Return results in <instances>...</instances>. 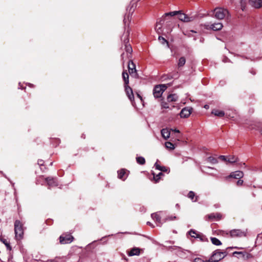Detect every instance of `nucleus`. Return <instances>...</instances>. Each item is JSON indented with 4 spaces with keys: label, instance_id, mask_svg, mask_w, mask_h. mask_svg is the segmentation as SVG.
<instances>
[{
    "label": "nucleus",
    "instance_id": "obj_13",
    "mask_svg": "<svg viewBox=\"0 0 262 262\" xmlns=\"http://www.w3.org/2000/svg\"><path fill=\"white\" fill-rule=\"evenodd\" d=\"M250 5L256 8L262 7V0H250Z\"/></svg>",
    "mask_w": 262,
    "mask_h": 262
},
{
    "label": "nucleus",
    "instance_id": "obj_9",
    "mask_svg": "<svg viewBox=\"0 0 262 262\" xmlns=\"http://www.w3.org/2000/svg\"><path fill=\"white\" fill-rule=\"evenodd\" d=\"M192 108L191 107H185L183 108L180 113V116L181 118H188L192 113Z\"/></svg>",
    "mask_w": 262,
    "mask_h": 262
},
{
    "label": "nucleus",
    "instance_id": "obj_49",
    "mask_svg": "<svg viewBox=\"0 0 262 262\" xmlns=\"http://www.w3.org/2000/svg\"><path fill=\"white\" fill-rule=\"evenodd\" d=\"M164 107L165 108H168V106L167 105H165L164 106Z\"/></svg>",
    "mask_w": 262,
    "mask_h": 262
},
{
    "label": "nucleus",
    "instance_id": "obj_10",
    "mask_svg": "<svg viewBox=\"0 0 262 262\" xmlns=\"http://www.w3.org/2000/svg\"><path fill=\"white\" fill-rule=\"evenodd\" d=\"M179 19L184 22L188 23L191 21L193 20L194 17L191 16L189 17L187 15L184 13H181L179 12Z\"/></svg>",
    "mask_w": 262,
    "mask_h": 262
},
{
    "label": "nucleus",
    "instance_id": "obj_23",
    "mask_svg": "<svg viewBox=\"0 0 262 262\" xmlns=\"http://www.w3.org/2000/svg\"><path fill=\"white\" fill-rule=\"evenodd\" d=\"M178 99V96L174 94H170L167 97V100L169 102H173V101H177Z\"/></svg>",
    "mask_w": 262,
    "mask_h": 262
},
{
    "label": "nucleus",
    "instance_id": "obj_50",
    "mask_svg": "<svg viewBox=\"0 0 262 262\" xmlns=\"http://www.w3.org/2000/svg\"><path fill=\"white\" fill-rule=\"evenodd\" d=\"M123 55H124V54H122L121 55V57H122V59H123V58H124V57H123Z\"/></svg>",
    "mask_w": 262,
    "mask_h": 262
},
{
    "label": "nucleus",
    "instance_id": "obj_40",
    "mask_svg": "<svg viewBox=\"0 0 262 262\" xmlns=\"http://www.w3.org/2000/svg\"><path fill=\"white\" fill-rule=\"evenodd\" d=\"M243 181L242 180H238L236 183V184L238 186H241L243 185Z\"/></svg>",
    "mask_w": 262,
    "mask_h": 262
},
{
    "label": "nucleus",
    "instance_id": "obj_34",
    "mask_svg": "<svg viewBox=\"0 0 262 262\" xmlns=\"http://www.w3.org/2000/svg\"><path fill=\"white\" fill-rule=\"evenodd\" d=\"M188 196L189 198H190L191 200H192L193 201H196V198L197 197H196V199L193 200L194 199V198L195 196V194L193 192V191H190L188 194Z\"/></svg>",
    "mask_w": 262,
    "mask_h": 262
},
{
    "label": "nucleus",
    "instance_id": "obj_17",
    "mask_svg": "<svg viewBox=\"0 0 262 262\" xmlns=\"http://www.w3.org/2000/svg\"><path fill=\"white\" fill-rule=\"evenodd\" d=\"M152 219L158 224V225L161 224V217L157 213H154L151 215Z\"/></svg>",
    "mask_w": 262,
    "mask_h": 262
},
{
    "label": "nucleus",
    "instance_id": "obj_46",
    "mask_svg": "<svg viewBox=\"0 0 262 262\" xmlns=\"http://www.w3.org/2000/svg\"><path fill=\"white\" fill-rule=\"evenodd\" d=\"M147 224L148 225H150V226H152V227H154V226H152V224H151V223H150V222H148L147 223Z\"/></svg>",
    "mask_w": 262,
    "mask_h": 262
},
{
    "label": "nucleus",
    "instance_id": "obj_22",
    "mask_svg": "<svg viewBox=\"0 0 262 262\" xmlns=\"http://www.w3.org/2000/svg\"><path fill=\"white\" fill-rule=\"evenodd\" d=\"M212 114H214L215 116L222 117L224 116L225 113L223 111L218 110H213L212 111Z\"/></svg>",
    "mask_w": 262,
    "mask_h": 262
},
{
    "label": "nucleus",
    "instance_id": "obj_45",
    "mask_svg": "<svg viewBox=\"0 0 262 262\" xmlns=\"http://www.w3.org/2000/svg\"><path fill=\"white\" fill-rule=\"evenodd\" d=\"M173 131H174L176 133H180L179 130L177 129H175L173 130Z\"/></svg>",
    "mask_w": 262,
    "mask_h": 262
},
{
    "label": "nucleus",
    "instance_id": "obj_38",
    "mask_svg": "<svg viewBox=\"0 0 262 262\" xmlns=\"http://www.w3.org/2000/svg\"><path fill=\"white\" fill-rule=\"evenodd\" d=\"M161 171L167 172L168 171V169L167 167L165 166H162L161 169H160Z\"/></svg>",
    "mask_w": 262,
    "mask_h": 262
},
{
    "label": "nucleus",
    "instance_id": "obj_3",
    "mask_svg": "<svg viewBox=\"0 0 262 262\" xmlns=\"http://www.w3.org/2000/svg\"><path fill=\"white\" fill-rule=\"evenodd\" d=\"M214 12L215 18L219 19L224 18L228 14V10L222 8H215Z\"/></svg>",
    "mask_w": 262,
    "mask_h": 262
},
{
    "label": "nucleus",
    "instance_id": "obj_37",
    "mask_svg": "<svg viewBox=\"0 0 262 262\" xmlns=\"http://www.w3.org/2000/svg\"><path fill=\"white\" fill-rule=\"evenodd\" d=\"M155 166L156 167V168L158 170H160V169H161L162 167V166H161L158 163V162H156L155 164Z\"/></svg>",
    "mask_w": 262,
    "mask_h": 262
},
{
    "label": "nucleus",
    "instance_id": "obj_24",
    "mask_svg": "<svg viewBox=\"0 0 262 262\" xmlns=\"http://www.w3.org/2000/svg\"><path fill=\"white\" fill-rule=\"evenodd\" d=\"M125 50L127 53L128 57H129V56H130L133 51L131 46L129 44H126L125 47Z\"/></svg>",
    "mask_w": 262,
    "mask_h": 262
},
{
    "label": "nucleus",
    "instance_id": "obj_1",
    "mask_svg": "<svg viewBox=\"0 0 262 262\" xmlns=\"http://www.w3.org/2000/svg\"><path fill=\"white\" fill-rule=\"evenodd\" d=\"M15 238L20 240L23 237L24 230L23 225L19 221H16L14 223Z\"/></svg>",
    "mask_w": 262,
    "mask_h": 262
},
{
    "label": "nucleus",
    "instance_id": "obj_11",
    "mask_svg": "<svg viewBox=\"0 0 262 262\" xmlns=\"http://www.w3.org/2000/svg\"><path fill=\"white\" fill-rule=\"evenodd\" d=\"M125 91L126 94L130 101H133L134 99V96L133 93L132 88L128 86V85H124Z\"/></svg>",
    "mask_w": 262,
    "mask_h": 262
},
{
    "label": "nucleus",
    "instance_id": "obj_21",
    "mask_svg": "<svg viewBox=\"0 0 262 262\" xmlns=\"http://www.w3.org/2000/svg\"><path fill=\"white\" fill-rule=\"evenodd\" d=\"M222 216L220 213H212L208 215L209 219H215L216 220H219L221 219Z\"/></svg>",
    "mask_w": 262,
    "mask_h": 262
},
{
    "label": "nucleus",
    "instance_id": "obj_30",
    "mask_svg": "<svg viewBox=\"0 0 262 262\" xmlns=\"http://www.w3.org/2000/svg\"><path fill=\"white\" fill-rule=\"evenodd\" d=\"M190 235L194 238H199L200 237V235L194 230H191L189 232Z\"/></svg>",
    "mask_w": 262,
    "mask_h": 262
},
{
    "label": "nucleus",
    "instance_id": "obj_39",
    "mask_svg": "<svg viewBox=\"0 0 262 262\" xmlns=\"http://www.w3.org/2000/svg\"><path fill=\"white\" fill-rule=\"evenodd\" d=\"M219 158L220 159H221L223 161H227V157H226V156H220L219 157Z\"/></svg>",
    "mask_w": 262,
    "mask_h": 262
},
{
    "label": "nucleus",
    "instance_id": "obj_15",
    "mask_svg": "<svg viewBox=\"0 0 262 262\" xmlns=\"http://www.w3.org/2000/svg\"><path fill=\"white\" fill-rule=\"evenodd\" d=\"M46 180L50 187H52L57 185V182L54 179L48 178Z\"/></svg>",
    "mask_w": 262,
    "mask_h": 262
},
{
    "label": "nucleus",
    "instance_id": "obj_18",
    "mask_svg": "<svg viewBox=\"0 0 262 262\" xmlns=\"http://www.w3.org/2000/svg\"><path fill=\"white\" fill-rule=\"evenodd\" d=\"M164 20L163 19V18H161L160 21L158 23H157V24H156L155 29L158 33H160L162 31V30H161L162 25V23L164 22Z\"/></svg>",
    "mask_w": 262,
    "mask_h": 262
},
{
    "label": "nucleus",
    "instance_id": "obj_19",
    "mask_svg": "<svg viewBox=\"0 0 262 262\" xmlns=\"http://www.w3.org/2000/svg\"><path fill=\"white\" fill-rule=\"evenodd\" d=\"M118 177L120 179L125 180L126 178V171L124 169H121L118 171Z\"/></svg>",
    "mask_w": 262,
    "mask_h": 262
},
{
    "label": "nucleus",
    "instance_id": "obj_8",
    "mask_svg": "<svg viewBox=\"0 0 262 262\" xmlns=\"http://www.w3.org/2000/svg\"><path fill=\"white\" fill-rule=\"evenodd\" d=\"M206 29H212L213 31H218L222 29L223 25L222 23H217L211 25H205Z\"/></svg>",
    "mask_w": 262,
    "mask_h": 262
},
{
    "label": "nucleus",
    "instance_id": "obj_14",
    "mask_svg": "<svg viewBox=\"0 0 262 262\" xmlns=\"http://www.w3.org/2000/svg\"><path fill=\"white\" fill-rule=\"evenodd\" d=\"M161 135L163 138L167 139L169 138L170 132L168 128H163L161 130Z\"/></svg>",
    "mask_w": 262,
    "mask_h": 262
},
{
    "label": "nucleus",
    "instance_id": "obj_32",
    "mask_svg": "<svg viewBox=\"0 0 262 262\" xmlns=\"http://www.w3.org/2000/svg\"><path fill=\"white\" fill-rule=\"evenodd\" d=\"M136 160H137V162L141 165H143L145 163V159L142 157H137Z\"/></svg>",
    "mask_w": 262,
    "mask_h": 262
},
{
    "label": "nucleus",
    "instance_id": "obj_51",
    "mask_svg": "<svg viewBox=\"0 0 262 262\" xmlns=\"http://www.w3.org/2000/svg\"><path fill=\"white\" fill-rule=\"evenodd\" d=\"M260 235H261V234H258V237H260Z\"/></svg>",
    "mask_w": 262,
    "mask_h": 262
},
{
    "label": "nucleus",
    "instance_id": "obj_4",
    "mask_svg": "<svg viewBox=\"0 0 262 262\" xmlns=\"http://www.w3.org/2000/svg\"><path fill=\"white\" fill-rule=\"evenodd\" d=\"M225 233L230 237L245 236L246 233L239 229H233L229 231H225Z\"/></svg>",
    "mask_w": 262,
    "mask_h": 262
},
{
    "label": "nucleus",
    "instance_id": "obj_12",
    "mask_svg": "<svg viewBox=\"0 0 262 262\" xmlns=\"http://www.w3.org/2000/svg\"><path fill=\"white\" fill-rule=\"evenodd\" d=\"M244 173L242 171L238 170L235 172H232L228 178H233L234 179H240L243 178Z\"/></svg>",
    "mask_w": 262,
    "mask_h": 262
},
{
    "label": "nucleus",
    "instance_id": "obj_7",
    "mask_svg": "<svg viewBox=\"0 0 262 262\" xmlns=\"http://www.w3.org/2000/svg\"><path fill=\"white\" fill-rule=\"evenodd\" d=\"M73 237L70 235H62L60 236V243L61 244H66L71 243L73 241Z\"/></svg>",
    "mask_w": 262,
    "mask_h": 262
},
{
    "label": "nucleus",
    "instance_id": "obj_43",
    "mask_svg": "<svg viewBox=\"0 0 262 262\" xmlns=\"http://www.w3.org/2000/svg\"><path fill=\"white\" fill-rule=\"evenodd\" d=\"M3 243L5 244V245L7 246V247L9 249H10V245L9 244H8L6 241V240L4 241H3Z\"/></svg>",
    "mask_w": 262,
    "mask_h": 262
},
{
    "label": "nucleus",
    "instance_id": "obj_41",
    "mask_svg": "<svg viewBox=\"0 0 262 262\" xmlns=\"http://www.w3.org/2000/svg\"><path fill=\"white\" fill-rule=\"evenodd\" d=\"M176 219V216H168L167 218H166V221H171V220H172L173 219Z\"/></svg>",
    "mask_w": 262,
    "mask_h": 262
},
{
    "label": "nucleus",
    "instance_id": "obj_29",
    "mask_svg": "<svg viewBox=\"0 0 262 262\" xmlns=\"http://www.w3.org/2000/svg\"><path fill=\"white\" fill-rule=\"evenodd\" d=\"M211 241L213 244L216 246H219L222 244L221 241L215 237L211 238Z\"/></svg>",
    "mask_w": 262,
    "mask_h": 262
},
{
    "label": "nucleus",
    "instance_id": "obj_44",
    "mask_svg": "<svg viewBox=\"0 0 262 262\" xmlns=\"http://www.w3.org/2000/svg\"><path fill=\"white\" fill-rule=\"evenodd\" d=\"M38 164L41 165H43V161L42 160L38 161Z\"/></svg>",
    "mask_w": 262,
    "mask_h": 262
},
{
    "label": "nucleus",
    "instance_id": "obj_42",
    "mask_svg": "<svg viewBox=\"0 0 262 262\" xmlns=\"http://www.w3.org/2000/svg\"><path fill=\"white\" fill-rule=\"evenodd\" d=\"M233 254H242L243 256L245 255L244 253L243 252L235 251L233 253Z\"/></svg>",
    "mask_w": 262,
    "mask_h": 262
},
{
    "label": "nucleus",
    "instance_id": "obj_26",
    "mask_svg": "<svg viewBox=\"0 0 262 262\" xmlns=\"http://www.w3.org/2000/svg\"><path fill=\"white\" fill-rule=\"evenodd\" d=\"M237 161V158L234 156H231L227 158V162L230 163H233Z\"/></svg>",
    "mask_w": 262,
    "mask_h": 262
},
{
    "label": "nucleus",
    "instance_id": "obj_48",
    "mask_svg": "<svg viewBox=\"0 0 262 262\" xmlns=\"http://www.w3.org/2000/svg\"><path fill=\"white\" fill-rule=\"evenodd\" d=\"M231 248H235V249H242V248H238V247H232Z\"/></svg>",
    "mask_w": 262,
    "mask_h": 262
},
{
    "label": "nucleus",
    "instance_id": "obj_25",
    "mask_svg": "<svg viewBox=\"0 0 262 262\" xmlns=\"http://www.w3.org/2000/svg\"><path fill=\"white\" fill-rule=\"evenodd\" d=\"M179 11H172V12H168V13H166L162 16V18H163V19L164 20L165 17L166 16H174V15H176L177 14H179Z\"/></svg>",
    "mask_w": 262,
    "mask_h": 262
},
{
    "label": "nucleus",
    "instance_id": "obj_52",
    "mask_svg": "<svg viewBox=\"0 0 262 262\" xmlns=\"http://www.w3.org/2000/svg\"><path fill=\"white\" fill-rule=\"evenodd\" d=\"M191 32H195L194 31H193V30H191Z\"/></svg>",
    "mask_w": 262,
    "mask_h": 262
},
{
    "label": "nucleus",
    "instance_id": "obj_36",
    "mask_svg": "<svg viewBox=\"0 0 262 262\" xmlns=\"http://www.w3.org/2000/svg\"><path fill=\"white\" fill-rule=\"evenodd\" d=\"M193 262H209V260H204L201 258L197 257L194 259Z\"/></svg>",
    "mask_w": 262,
    "mask_h": 262
},
{
    "label": "nucleus",
    "instance_id": "obj_6",
    "mask_svg": "<svg viewBox=\"0 0 262 262\" xmlns=\"http://www.w3.org/2000/svg\"><path fill=\"white\" fill-rule=\"evenodd\" d=\"M128 69L129 74L132 76L136 78L138 77V74L136 69V66L133 61H129L128 63Z\"/></svg>",
    "mask_w": 262,
    "mask_h": 262
},
{
    "label": "nucleus",
    "instance_id": "obj_47",
    "mask_svg": "<svg viewBox=\"0 0 262 262\" xmlns=\"http://www.w3.org/2000/svg\"><path fill=\"white\" fill-rule=\"evenodd\" d=\"M204 108H205L206 109L209 108V105H205L204 106Z\"/></svg>",
    "mask_w": 262,
    "mask_h": 262
},
{
    "label": "nucleus",
    "instance_id": "obj_35",
    "mask_svg": "<svg viewBox=\"0 0 262 262\" xmlns=\"http://www.w3.org/2000/svg\"><path fill=\"white\" fill-rule=\"evenodd\" d=\"M159 40L160 41L161 43H162V44L166 43L167 46H168V41L164 38H163V37L159 36Z\"/></svg>",
    "mask_w": 262,
    "mask_h": 262
},
{
    "label": "nucleus",
    "instance_id": "obj_20",
    "mask_svg": "<svg viewBox=\"0 0 262 262\" xmlns=\"http://www.w3.org/2000/svg\"><path fill=\"white\" fill-rule=\"evenodd\" d=\"M122 78L124 82V85H128L129 83V76L127 73L125 71L123 72Z\"/></svg>",
    "mask_w": 262,
    "mask_h": 262
},
{
    "label": "nucleus",
    "instance_id": "obj_28",
    "mask_svg": "<svg viewBox=\"0 0 262 262\" xmlns=\"http://www.w3.org/2000/svg\"><path fill=\"white\" fill-rule=\"evenodd\" d=\"M165 145L166 148L169 150H173L175 148L174 144H173L172 143L170 142H165Z\"/></svg>",
    "mask_w": 262,
    "mask_h": 262
},
{
    "label": "nucleus",
    "instance_id": "obj_2",
    "mask_svg": "<svg viewBox=\"0 0 262 262\" xmlns=\"http://www.w3.org/2000/svg\"><path fill=\"white\" fill-rule=\"evenodd\" d=\"M226 255L225 252H222L220 250H215L208 259L209 262H218L224 258Z\"/></svg>",
    "mask_w": 262,
    "mask_h": 262
},
{
    "label": "nucleus",
    "instance_id": "obj_33",
    "mask_svg": "<svg viewBox=\"0 0 262 262\" xmlns=\"http://www.w3.org/2000/svg\"><path fill=\"white\" fill-rule=\"evenodd\" d=\"M163 173L162 172H159L158 174H157L156 176H155L154 174V180H155V181L156 182H158V181L160 179V178H161V176H163Z\"/></svg>",
    "mask_w": 262,
    "mask_h": 262
},
{
    "label": "nucleus",
    "instance_id": "obj_27",
    "mask_svg": "<svg viewBox=\"0 0 262 262\" xmlns=\"http://www.w3.org/2000/svg\"><path fill=\"white\" fill-rule=\"evenodd\" d=\"M186 62V59L184 57H181L178 61V66L179 68L183 67Z\"/></svg>",
    "mask_w": 262,
    "mask_h": 262
},
{
    "label": "nucleus",
    "instance_id": "obj_16",
    "mask_svg": "<svg viewBox=\"0 0 262 262\" xmlns=\"http://www.w3.org/2000/svg\"><path fill=\"white\" fill-rule=\"evenodd\" d=\"M140 253V249L138 248H133L128 253V255L134 256V255H139Z\"/></svg>",
    "mask_w": 262,
    "mask_h": 262
},
{
    "label": "nucleus",
    "instance_id": "obj_5",
    "mask_svg": "<svg viewBox=\"0 0 262 262\" xmlns=\"http://www.w3.org/2000/svg\"><path fill=\"white\" fill-rule=\"evenodd\" d=\"M166 89V86L164 84L156 86L153 91L154 97L155 98H160Z\"/></svg>",
    "mask_w": 262,
    "mask_h": 262
},
{
    "label": "nucleus",
    "instance_id": "obj_31",
    "mask_svg": "<svg viewBox=\"0 0 262 262\" xmlns=\"http://www.w3.org/2000/svg\"><path fill=\"white\" fill-rule=\"evenodd\" d=\"M207 162L212 164H216L218 162L217 160L212 157H209L207 159Z\"/></svg>",
    "mask_w": 262,
    "mask_h": 262
}]
</instances>
